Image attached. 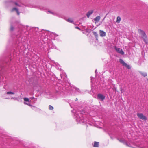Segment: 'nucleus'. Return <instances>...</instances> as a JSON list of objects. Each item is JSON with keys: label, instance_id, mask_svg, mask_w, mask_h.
I'll return each instance as SVG.
<instances>
[{"label": "nucleus", "instance_id": "7ed1b4c3", "mask_svg": "<svg viewBox=\"0 0 148 148\" xmlns=\"http://www.w3.org/2000/svg\"><path fill=\"white\" fill-rule=\"evenodd\" d=\"M120 62L123 66L127 67L128 69H131V67L129 65L125 63L124 61L121 59H120L119 60Z\"/></svg>", "mask_w": 148, "mask_h": 148}, {"label": "nucleus", "instance_id": "a878e982", "mask_svg": "<svg viewBox=\"0 0 148 148\" xmlns=\"http://www.w3.org/2000/svg\"><path fill=\"white\" fill-rule=\"evenodd\" d=\"M147 80H148V79H147Z\"/></svg>", "mask_w": 148, "mask_h": 148}, {"label": "nucleus", "instance_id": "9b49d317", "mask_svg": "<svg viewBox=\"0 0 148 148\" xmlns=\"http://www.w3.org/2000/svg\"><path fill=\"white\" fill-rule=\"evenodd\" d=\"M121 20V18L120 16H117L116 18V22L118 23H120Z\"/></svg>", "mask_w": 148, "mask_h": 148}, {"label": "nucleus", "instance_id": "a211bd4d", "mask_svg": "<svg viewBox=\"0 0 148 148\" xmlns=\"http://www.w3.org/2000/svg\"><path fill=\"white\" fill-rule=\"evenodd\" d=\"M10 30L12 31L14 29V27L12 26H11L10 28Z\"/></svg>", "mask_w": 148, "mask_h": 148}, {"label": "nucleus", "instance_id": "6ab92c4d", "mask_svg": "<svg viewBox=\"0 0 148 148\" xmlns=\"http://www.w3.org/2000/svg\"><path fill=\"white\" fill-rule=\"evenodd\" d=\"M120 90L121 91V93H123V89H122V88H121Z\"/></svg>", "mask_w": 148, "mask_h": 148}, {"label": "nucleus", "instance_id": "4be33fe9", "mask_svg": "<svg viewBox=\"0 0 148 148\" xmlns=\"http://www.w3.org/2000/svg\"><path fill=\"white\" fill-rule=\"evenodd\" d=\"M24 104H26V105H29L28 104H27V103H25V102H24Z\"/></svg>", "mask_w": 148, "mask_h": 148}, {"label": "nucleus", "instance_id": "f8f14e48", "mask_svg": "<svg viewBox=\"0 0 148 148\" xmlns=\"http://www.w3.org/2000/svg\"><path fill=\"white\" fill-rule=\"evenodd\" d=\"M140 73L141 74V75L145 77L147 76V74L145 72H140Z\"/></svg>", "mask_w": 148, "mask_h": 148}, {"label": "nucleus", "instance_id": "20e7f679", "mask_svg": "<svg viewBox=\"0 0 148 148\" xmlns=\"http://www.w3.org/2000/svg\"><path fill=\"white\" fill-rule=\"evenodd\" d=\"M115 49L116 51L118 53L122 55H123L124 54V52L121 49L118 48L116 47H115Z\"/></svg>", "mask_w": 148, "mask_h": 148}, {"label": "nucleus", "instance_id": "aec40b11", "mask_svg": "<svg viewBox=\"0 0 148 148\" xmlns=\"http://www.w3.org/2000/svg\"><path fill=\"white\" fill-rule=\"evenodd\" d=\"M14 4L16 5L19 6V5L16 2L14 3Z\"/></svg>", "mask_w": 148, "mask_h": 148}, {"label": "nucleus", "instance_id": "f03ea898", "mask_svg": "<svg viewBox=\"0 0 148 148\" xmlns=\"http://www.w3.org/2000/svg\"><path fill=\"white\" fill-rule=\"evenodd\" d=\"M138 117L140 119L143 121H146L147 119L146 116L144 115L142 113H137Z\"/></svg>", "mask_w": 148, "mask_h": 148}, {"label": "nucleus", "instance_id": "1a4fd4ad", "mask_svg": "<svg viewBox=\"0 0 148 148\" xmlns=\"http://www.w3.org/2000/svg\"><path fill=\"white\" fill-rule=\"evenodd\" d=\"M14 11H16L18 15H19V12L18 11V10L17 8H14L11 10V11L12 12H13Z\"/></svg>", "mask_w": 148, "mask_h": 148}, {"label": "nucleus", "instance_id": "4468645a", "mask_svg": "<svg viewBox=\"0 0 148 148\" xmlns=\"http://www.w3.org/2000/svg\"><path fill=\"white\" fill-rule=\"evenodd\" d=\"M54 108L51 105H49V109L50 110H53Z\"/></svg>", "mask_w": 148, "mask_h": 148}, {"label": "nucleus", "instance_id": "5701e85b", "mask_svg": "<svg viewBox=\"0 0 148 148\" xmlns=\"http://www.w3.org/2000/svg\"><path fill=\"white\" fill-rule=\"evenodd\" d=\"M15 99L16 100V99H17V98H15Z\"/></svg>", "mask_w": 148, "mask_h": 148}, {"label": "nucleus", "instance_id": "423d86ee", "mask_svg": "<svg viewBox=\"0 0 148 148\" xmlns=\"http://www.w3.org/2000/svg\"><path fill=\"white\" fill-rule=\"evenodd\" d=\"M94 11L92 10H91L88 11L86 14V16L88 18L90 17V16L93 13Z\"/></svg>", "mask_w": 148, "mask_h": 148}, {"label": "nucleus", "instance_id": "b1692460", "mask_svg": "<svg viewBox=\"0 0 148 148\" xmlns=\"http://www.w3.org/2000/svg\"><path fill=\"white\" fill-rule=\"evenodd\" d=\"M34 97H32V99H34Z\"/></svg>", "mask_w": 148, "mask_h": 148}, {"label": "nucleus", "instance_id": "f257e3e1", "mask_svg": "<svg viewBox=\"0 0 148 148\" xmlns=\"http://www.w3.org/2000/svg\"><path fill=\"white\" fill-rule=\"evenodd\" d=\"M142 38L143 39L144 42L146 44L147 43V38L145 32L141 29L140 30Z\"/></svg>", "mask_w": 148, "mask_h": 148}, {"label": "nucleus", "instance_id": "ddd939ff", "mask_svg": "<svg viewBox=\"0 0 148 148\" xmlns=\"http://www.w3.org/2000/svg\"><path fill=\"white\" fill-rule=\"evenodd\" d=\"M67 21L68 22L71 23H73V21L72 18H69L67 20Z\"/></svg>", "mask_w": 148, "mask_h": 148}, {"label": "nucleus", "instance_id": "412c9836", "mask_svg": "<svg viewBox=\"0 0 148 148\" xmlns=\"http://www.w3.org/2000/svg\"><path fill=\"white\" fill-rule=\"evenodd\" d=\"M76 28L77 29H78L79 30H80V28L79 27H76Z\"/></svg>", "mask_w": 148, "mask_h": 148}, {"label": "nucleus", "instance_id": "9d476101", "mask_svg": "<svg viewBox=\"0 0 148 148\" xmlns=\"http://www.w3.org/2000/svg\"><path fill=\"white\" fill-rule=\"evenodd\" d=\"M94 144L93 145L94 147H98L99 145V143L98 142H97L96 141H95L94 142Z\"/></svg>", "mask_w": 148, "mask_h": 148}, {"label": "nucleus", "instance_id": "2eb2a0df", "mask_svg": "<svg viewBox=\"0 0 148 148\" xmlns=\"http://www.w3.org/2000/svg\"><path fill=\"white\" fill-rule=\"evenodd\" d=\"M93 33L95 36L97 37L98 36V34L96 32H93Z\"/></svg>", "mask_w": 148, "mask_h": 148}, {"label": "nucleus", "instance_id": "0eeeda50", "mask_svg": "<svg viewBox=\"0 0 148 148\" xmlns=\"http://www.w3.org/2000/svg\"><path fill=\"white\" fill-rule=\"evenodd\" d=\"M100 36L101 37H103L106 36V33L104 31L100 30L99 31Z\"/></svg>", "mask_w": 148, "mask_h": 148}, {"label": "nucleus", "instance_id": "393cba45", "mask_svg": "<svg viewBox=\"0 0 148 148\" xmlns=\"http://www.w3.org/2000/svg\"><path fill=\"white\" fill-rule=\"evenodd\" d=\"M77 100V99H76L75 100Z\"/></svg>", "mask_w": 148, "mask_h": 148}, {"label": "nucleus", "instance_id": "39448f33", "mask_svg": "<svg viewBox=\"0 0 148 148\" xmlns=\"http://www.w3.org/2000/svg\"><path fill=\"white\" fill-rule=\"evenodd\" d=\"M97 97L102 101H103L105 99V97L103 95L100 94H98L97 95Z\"/></svg>", "mask_w": 148, "mask_h": 148}, {"label": "nucleus", "instance_id": "6e6552de", "mask_svg": "<svg viewBox=\"0 0 148 148\" xmlns=\"http://www.w3.org/2000/svg\"><path fill=\"white\" fill-rule=\"evenodd\" d=\"M100 16H98L95 18H94V20L95 23H97L99 22L100 20Z\"/></svg>", "mask_w": 148, "mask_h": 148}, {"label": "nucleus", "instance_id": "dca6fc26", "mask_svg": "<svg viewBox=\"0 0 148 148\" xmlns=\"http://www.w3.org/2000/svg\"><path fill=\"white\" fill-rule=\"evenodd\" d=\"M24 100L25 101L29 102V99L28 98H24Z\"/></svg>", "mask_w": 148, "mask_h": 148}, {"label": "nucleus", "instance_id": "f3484780", "mask_svg": "<svg viewBox=\"0 0 148 148\" xmlns=\"http://www.w3.org/2000/svg\"><path fill=\"white\" fill-rule=\"evenodd\" d=\"M7 94H14V93L11 91L8 92H7Z\"/></svg>", "mask_w": 148, "mask_h": 148}]
</instances>
